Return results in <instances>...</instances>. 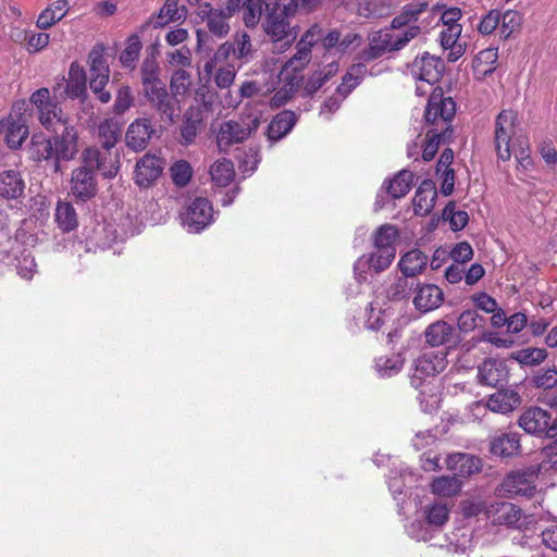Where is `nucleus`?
<instances>
[{
    "mask_svg": "<svg viewBox=\"0 0 557 557\" xmlns=\"http://www.w3.org/2000/svg\"><path fill=\"white\" fill-rule=\"evenodd\" d=\"M339 69L337 61H332L324 65L322 69L314 71L305 84L307 94L312 95L317 92L332 76H334Z\"/></svg>",
    "mask_w": 557,
    "mask_h": 557,
    "instance_id": "58836bf2",
    "label": "nucleus"
},
{
    "mask_svg": "<svg viewBox=\"0 0 557 557\" xmlns=\"http://www.w3.org/2000/svg\"><path fill=\"white\" fill-rule=\"evenodd\" d=\"M429 3L428 2H412L403 7L399 14H397L391 22V29L400 30H409L412 27L418 28V33L416 34V38L422 33V25L420 23V17L424 13L428 12Z\"/></svg>",
    "mask_w": 557,
    "mask_h": 557,
    "instance_id": "412c9836",
    "label": "nucleus"
},
{
    "mask_svg": "<svg viewBox=\"0 0 557 557\" xmlns=\"http://www.w3.org/2000/svg\"><path fill=\"white\" fill-rule=\"evenodd\" d=\"M143 48L141 41L137 35H132L125 49L120 54V62L124 67H134L140 50Z\"/></svg>",
    "mask_w": 557,
    "mask_h": 557,
    "instance_id": "603ef678",
    "label": "nucleus"
},
{
    "mask_svg": "<svg viewBox=\"0 0 557 557\" xmlns=\"http://www.w3.org/2000/svg\"><path fill=\"white\" fill-rule=\"evenodd\" d=\"M444 71V61L440 57L430 54L429 52L417 57L410 65V72L413 77L431 85L436 84L441 79Z\"/></svg>",
    "mask_w": 557,
    "mask_h": 557,
    "instance_id": "6ab92c4d",
    "label": "nucleus"
},
{
    "mask_svg": "<svg viewBox=\"0 0 557 557\" xmlns=\"http://www.w3.org/2000/svg\"><path fill=\"white\" fill-rule=\"evenodd\" d=\"M535 387L550 389L557 385V369L554 367L543 372H539L532 379Z\"/></svg>",
    "mask_w": 557,
    "mask_h": 557,
    "instance_id": "338daca9",
    "label": "nucleus"
},
{
    "mask_svg": "<svg viewBox=\"0 0 557 557\" xmlns=\"http://www.w3.org/2000/svg\"><path fill=\"white\" fill-rule=\"evenodd\" d=\"M210 175L218 186L228 185L235 176L233 162L225 158L215 161L210 168Z\"/></svg>",
    "mask_w": 557,
    "mask_h": 557,
    "instance_id": "a18cd8bd",
    "label": "nucleus"
},
{
    "mask_svg": "<svg viewBox=\"0 0 557 557\" xmlns=\"http://www.w3.org/2000/svg\"><path fill=\"white\" fill-rule=\"evenodd\" d=\"M498 59V50L496 48H487L481 50L476 58L475 63L476 67L480 69L481 66H486L484 69H481L480 71L484 74H491L495 70V64Z\"/></svg>",
    "mask_w": 557,
    "mask_h": 557,
    "instance_id": "13d9d810",
    "label": "nucleus"
},
{
    "mask_svg": "<svg viewBox=\"0 0 557 557\" xmlns=\"http://www.w3.org/2000/svg\"><path fill=\"white\" fill-rule=\"evenodd\" d=\"M296 53L286 62L285 69L292 72H299L311 61V51L307 47L296 45Z\"/></svg>",
    "mask_w": 557,
    "mask_h": 557,
    "instance_id": "4d7b16f0",
    "label": "nucleus"
},
{
    "mask_svg": "<svg viewBox=\"0 0 557 557\" xmlns=\"http://www.w3.org/2000/svg\"><path fill=\"white\" fill-rule=\"evenodd\" d=\"M379 261H381V259H379V257L373 252L359 257L354 264L356 280L359 283H362L367 280L368 272L373 271L375 273H381L389 268V265H384L379 263Z\"/></svg>",
    "mask_w": 557,
    "mask_h": 557,
    "instance_id": "e433bc0d",
    "label": "nucleus"
},
{
    "mask_svg": "<svg viewBox=\"0 0 557 557\" xmlns=\"http://www.w3.org/2000/svg\"><path fill=\"white\" fill-rule=\"evenodd\" d=\"M268 3L269 0H242L239 8L243 9L244 24L247 27L257 26L261 17L268 13Z\"/></svg>",
    "mask_w": 557,
    "mask_h": 557,
    "instance_id": "4c0bfd02",
    "label": "nucleus"
},
{
    "mask_svg": "<svg viewBox=\"0 0 557 557\" xmlns=\"http://www.w3.org/2000/svg\"><path fill=\"white\" fill-rule=\"evenodd\" d=\"M461 488V482L456 476H440L433 480L431 491L433 494L450 497L456 495Z\"/></svg>",
    "mask_w": 557,
    "mask_h": 557,
    "instance_id": "8fccbe9b",
    "label": "nucleus"
},
{
    "mask_svg": "<svg viewBox=\"0 0 557 557\" xmlns=\"http://www.w3.org/2000/svg\"><path fill=\"white\" fill-rule=\"evenodd\" d=\"M60 131L54 133L53 147H54V172H61V162L73 160L78 152V133L74 125L69 123V120L62 125H58Z\"/></svg>",
    "mask_w": 557,
    "mask_h": 557,
    "instance_id": "f8f14e48",
    "label": "nucleus"
},
{
    "mask_svg": "<svg viewBox=\"0 0 557 557\" xmlns=\"http://www.w3.org/2000/svg\"><path fill=\"white\" fill-rule=\"evenodd\" d=\"M29 104L25 100L14 102L8 117L0 121V134L11 149L21 148L28 136Z\"/></svg>",
    "mask_w": 557,
    "mask_h": 557,
    "instance_id": "39448f33",
    "label": "nucleus"
},
{
    "mask_svg": "<svg viewBox=\"0 0 557 557\" xmlns=\"http://www.w3.org/2000/svg\"><path fill=\"white\" fill-rule=\"evenodd\" d=\"M261 91L260 86L255 81H246L240 85L239 97L233 98L230 96V100H226L227 108H236L243 98H251Z\"/></svg>",
    "mask_w": 557,
    "mask_h": 557,
    "instance_id": "69168bd1",
    "label": "nucleus"
},
{
    "mask_svg": "<svg viewBox=\"0 0 557 557\" xmlns=\"http://www.w3.org/2000/svg\"><path fill=\"white\" fill-rule=\"evenodd\" d=\"M484 324L485 318L480 315L475 310H465L457 319L458 330L462 333H469Z\"/></svg>",
    "mask_w": 557,
    "mask_h": 557,
    "instance_id": "5fc2aeb1",
    "label": "nucleus"
},
{
    "mask_svg": "<svg viewBox=\"0 0 557 557\" xmlns=\"http://www.w3.org/2000/svg\"><path fill=\"white\" fill-rule=\"evenodd\" d=\"M234 47V59L246 64L253 59L255 49L250 36L246 32H236L232 36Z\"/></svg>",
    "mask_w": 557,
    "mask_h": 557,
    "instance_id": "a19ab883",
    "label": "nucleus"
},
{
    "mask_svg": "<svg viewBox=\"0 0 557 557\" xmlns=\"http://www.w3.org/2000/svg\"><path fill=\"white\" fill-rule=\"evenodd\" d=\"M268 13L263 17V29L274 44H280L281 48L290 47L296 40L298 28L290 25V18L295 16L298 2L289 0L288 3H282V0H269Z\"/></svg>",
    "mask_w": 557,
    "mask_h": 557,
    "instance_id": "f257e3e1",
    "label": "nucleus"
},
{
    "mask_svg": "<svg viewBox=\"0 0 557 557\" xmlns=\"http://www.w3.org/2000/svg\"><path fill=\"white\" fill-rule=\"evenodd\" d=\"M520 15L516 11L508 10L504 14L500 13V37L507 39L512 32L520 25Z\"/></svg>",
    "mask_w": 557,
    "mask_h": 557,
    "instance_id": "e2e57ef3",
    "label": "nucleus"
},
{
    "mask_svg": "<svg viewBox=\"0 0 557 557\" xmlns=\"http://www.w3.org/2000/svg\"><path fill=\"white\" fill-rule=\"evenodd\" d=\"M449 510L445 504L436 503L425 510V518L429 524L442 527L448 520Z\"/></svg>",
    "mask_w": 557,
    "mask_h": 557,
    "instance_id": "bf43d9fd",
    "label": "nucleus"
},
{
    "mask_svg": "<svg viewBox=\"0 0 557 557\" xmlns=\"http://www.w3.org/2000/svg\"><path fill=\"white\" fill-rule=\"evenodd\" d=\"M187 16V9L180 4V0H165L159 12L151 16L154 28L163 27L170 23L182 22Z\"/></svg>",
    "mask_w": 557,
    "mask_h": 557,
    "instance_id": "c85d7f7f",
    "label": "nucleus"
},
{
    "mask_svg": "<svg viewBox=\"0 0 557 557\" xmlns=\"http://www.w3.org/2000/svg\"><path fill=\"white\" fill-rule=\"evenodd\" d=\"M367 72L366 62L358 60V62L354 63L343 76L341 85L336 88V92L342 96V98H346L358 85H360L367 75Z\"/></svg>",
    "mask_w": 557,
    "mask_h": 557,
    "instance_id": "72a5a7b5",
    "label": "nucleus"
},
{
    "mask_svg": "<svg viewBox=\"0 0 557 557\" xmlns=\"http://www.w3.org/2000/svg\"><path fill=\"white\" fill-rule=\"evenodd\" d=\"M518 113L512 110H503L495 121V147L498 157L506 161L510 159V139L516 134Z\"/></svg>",
    "mask_w": 557,
    "mask_h": 557,
    "instance_id": "4468645a",
    "label": "nucleus"
},
{
    "mask_svg": "<svg viewBox=\"0 0 557 557\" xmlns=\"http://www.w3.org/2000/svg\"><path fill=\"white\" fill-rule=\"evenodd\" d=\"M447 133L440 132L438 128H431L426 133V144L423 147L422 158L424 161H431L438 150L441 140H445Z\"/></svg>",
    "mask_w": 557,
    "mask_h": 557,
    "instance_id": "6e6d98bb",
    "label": "nucleus"
},
{
    "mask_svg": "<svg viewBox=\"0 0 557 557\" xmlns=\"http://www.w3.org/2000/svg\"><path fill=\"white\" fill-rule=\"evenodd\" d=\"M170 172L174 184L181 187L187 185L193 174L191 166L184 160L175 162Z\"/></svg>",
    "mask_w": 557,
    "mask_h": 557,
    "instance_id": "680f3d73",
    "label": "nucleus"
},
{
    "mask_svg": "<svg viewBox=\"0 0 557 557\" xmlns=\"http://www.w3.org/2000/svg\"><path fill=\"white\" fill-rule=\"evenodd\" d=\"M156 133V129L148 117L135 119L125 133V145L128 149L139 152L144 151Z\"/></svg>",
    "mask_w": 557,
    "mask_h": 557,
    "instance_id": "aec40b11",
    "label": "nucleus"
},
{
    "mask_svg": "<svg viewBox=\"0 0 557 557\" xmlns=\"http://www.w3.org/2000/svg\"><path fill=\"white\" fill-rule=\"evenodd\" d=\"M190 73L184 69L174 71L170 81V88L174 95H184L190 87Z\"/></svg>",
    "mask_w": 557,
    "mask_h": 557,
    "instance_id": "052dcab7",
    "label": "nucleus"
},
{
    "mask_svg": "<svg viewBox=\"0 0 557 557\" xmlns=\"http://www.w3.org/2000/svg\"><path fill=\"white\" fill-rule=\"evenodd\" d=\"M416 281L411 277L398 276L386 288V297L392 301H399L408 298L410 292L414 289Z\"/></svg>",
    "mask_w": 557,
    "mask_h": 557,
    "instance_id": "de8ad7c7",
    "label": "nucleus"
},
{
    "mask_svg": "<svg viewBox=\"0 0 557 557\" xmlns=\"http://www.w3.org/2000/svg\"><path fill=\"white\" fill-rule=\"evenodd\" d=\"M181 218L188 232L198 233L212 222L213 207L207 198L197 197L185 208Z\"/></svg>",
    "mask_w": 557,
    "mask_h": 557,
    "instance_id": "2eb2a0df",
    "label": "nucleus"
},
{
    "mask_svg": "<svg viewBox=\"0 0 557 557\" xmlns=\"http://www.w3.org/2000/svg\"><path fill=\"white\" fill-rule=\"evenodd\" d=\"M163 163L161 159L145 154L136 164L135 182L141 187L150 186L162 173Z\"/></svg>",
    "mask_w": 557,
    "mask_h": 557,
    "instance_id": "393cba45",
    "label": "nucleus"
},
{
    "mask_svg": "<svg viewBox=\"0 0 557 557\" xmlns=\"http://www.w3.org/2000/svg\"><path fill=\"white\" fill-rule=\"evenodd\" d=\"M71 195L82 202L92 199L98 193L94 171L85 163L72 171L70 181Z\"/></svg>",
    "mask_w": 557,
    "mask_h": 557,
    "instance_id": "f3484780",
    "label": "nucleus"
},
{
    "mask_svg": "<svg viewBox=\"0 0 557 557\" xmlns=\"http://www.w3.org/2000/svg\"><path fill=\"white\" fill-rule=\"evenodd\" d=\"M82 162L104 178H113L120 170V153L112 148L88 147L82 153Z\"/></svg>",
    "mask_w": 557,
    "mask_h": 557,
    "instance_id": "9b49d317",
    "label": "nucleus"
},
{
    "mask_svg": "<svg viewBox=\"0 0 557 557\" xmlns=\"http://www.w3.org/2000/svg\"><path fill=\"white\" fill-rule=\"evenodd\" d=\"M134 102L132 90L128 86H122L119 88L113 104V111L115 114L121 115L125 113Z\"/></svg>",
    "mask_w": 557,
    "mask_h": 557,
    "instance_id": "0e129e2a",
    "label": "nucleus"
},
{
    "mask_svg": "<svg viewBox=\"0 0 557 557\" xmlns=\"http://www.w3.org/2000/svg\"><path fill=\"white\" fill-rule=\"evenodd\" d=\"M510 358L522 366H537L547 358V352L543 348L529 347L512 352Z\"/></svg>",
    "mask_w": 557,
    "mask_h": 557,
    "instance_id": "3c124183",
    "label": "nucleus"
},
{
    "mask_svg": "<svg viewBox=\"0 0 557 557\" xmlns=\"http://www.w3.org/2000/svg\"><path fill=\"white\" fill-rule=\"evenodd\" d=\"M98 135L101 141V148H112L121 136V126L113 119L102 121L98 126Z\"/></svg>",
    "mask_w": 557,
    "mask_h": 557,
    "instance_id": "09e8293b",
    "label": "nucleus"
},
{
    "mask_svg": "<svg viewBox=\"0 0 557 557\" xmlns=\"http://www.w3.org/2000/svg\"><path fill=\"white\" fill-rule=\"evenodd\" d=\"M426 263L428 256L419 249H412L401 257L398 267L405 276L414 280L425 269Z\"/></svg>",
    "mask_w": 557,
    "mask_h": 557,
    "instance_id": "f704fd0d",
    "label": "nucleus"
},
{
    "mask_svg": "<svg viewBox=\"0 0 557 557\" xmlns=\"http://www.w3.org/2000/svg\"><path fill=\"white\" fill-rule=\"evenodd\" d=\"M446 467L454 476L467 478L480 471L481 460L469 454L454 453L447 456Z\"/></svg>",
    "mask_w": 557,
    "mask_h": 557,
    "instance_id": "cd10ccee",
    "label": "nucleus"
},
{
    "mask_svg": "<svg viewBox=\"0 0 557 557\" xmlns=\"http://www.w3.org/2000/svg\"><path fill=\"white\" fill-rule=\"evenodd\" d=\"M262 113L256 107L246 106L236 120L223 122L216 134L221 150L248 139L260 126Z\"/></svg>",
    "mask_w": 557,
    "mask_h": 557,
    "instance_id": "20e7f679",
    "label": "nucleus"
},
{
    "mask_svg": "<svg viewBox=\"0 0 557 557\" xmlns=\"http://www.w3.org/2000/svg\"><path fill=\"white\" fill-rule=\"evenodd\" d=\"M518 425L528 434L543 436L557 443V416L537 406L527 408L518 419Z\"/></svg>",
    "mask_w": 557,
    "mask_h": 557,
    "instance_id": "423d86ee",
    "label": "nucleus"
},
{
    "mask_svg": "<svg viewBox=\"0 0 557 557\" xmlns=\"http://www.w3.org/2000/svg\"><path fill=\"white\" fill-rule=\"evenodd\" d=\"M392 30L389 27L371 32L368 35V46L358 53L357 60L367 63L381 58L385 53L399 51L413 40L418 33L417 27L396 34H393Z\"/></svg>",
    "mask_w": 557,
    "mask_h": 557,
    "instance_id": "7ed1b4c3",
    "label": "nucleus"
},
{
    "mask_svg": "<svg viewBox=\"0 0 557 557\" xmlns=\"http://www.w3.org/2000/svg\"><path fill=\"white\" fill-rule=\"evenodd\" d=\"M456 113V103L450 98L432 96L429 99L424 112V120L428 124L435 125L440 132L451 133L450 121Z\"/></svg>",
    "mask_w": 557,
    "mask_h": 557,
    "instance_id": "ddd939ff",
    "label": "nucleus"
},
{
    "mask_svg": "<svg viewBox=\"0 0 557 557\" xmlns=\"http://www.w3.org/2000/svg\"><path fill=\"white\" fill-rule=\"evenodd\" d=\"M446 352H424L414 362V376H433L443 372L447 367Z\"/></svg>",
    "mask_w": 557,
    "mask_h": 557,
    "instance_id": "bb28decb",
    "label": "nucleus"
},
{
    "mask_svg": "<svg viewBox=\"0 0 557 557\" xmlns=\"http://www.w3.org/2000/svg\"><path fill=\"white\" fill-rule=\"evenodd\" d=\"M88 61L89 87L102 103H108L111 100V92L104 87L109 83L110 70L103 55V48L101 46L94 47L89 52Z\"/></svg>",
    "mask_w": 557,
    "mask_h": 557,
    "instance_id": "1a4fd4ad",
    "label": "nucleus"
},
{
    "mask_svg": "<svg viewBox=\"0 0 557 557\" xmlns=\"http://www.w3.org/2000/svg\"><path fill=\"white\" fill-rule=\"evenodd\" d=\"M54 97L51 98L48 88H40L32 94L29 102L37 109L38 119L42 126L53 133H58L60 127L69 117L63 113L62 109L58 106Z\"/></svg>",
    "mask_w": 557,
    "mask_h": 557,
    "instance_id": "0eeeda50",
    "label": "nucleus"
},
{
    "mask_svg": "<svg viewBox=\"0 0 557 557\" xmlns=\"http://www.w3.org/2000/svg\"><path fill=\"white\" fill-rule=\"evenodd\" d=\"M29 156L35 161L55 160L53 138H47L44 134H34L28 148Z\"/></svg>",
    "mask_w": 557,
    "mask_h": 557,
    "instance_id": "c9c22d12",
    "label": "nucleus"
},
{
    "mask_svg": "<svg viewBox=\"0 0 557 557\" xmlns=\"http://www.w3.org/2000/svg\"><path fill=\"white\" fill-rule=\"evenodd\" d=\"M490 451L502 458L519 455L521 451L520 434L517 432L495 434L490 440Z\"/></svg>",
    "mask_w": 557,
    "mask_h": 557,
    "instance_id": "a878e982",
    "label": "nucleus"
},
{
    "mask_svg": "<svg viewBox=\"0 0 557 557\" xmlns=\"http://www.w3.org/2000/svg\"><path fill=\"white\" fill-rule=\"evenodd\" d=\"M537 471L533 467L509 472L502 481L499 493L506 497H527L534 495Z\"/></svg>",
    "mask_w": 557,
    "mask_h": 557,
    "instance_id": "6e6552de",
    "label": "nucleus"
},
{
    "mask_svg": "<svg viewBox=\"0 0 557 557\" xmlns=\"http://www.w3.org/2000/svg\"><path fill=\"white\" fill-rule=\"evenodd\" d=\"M236 77V71L233 65L228 64L216 70L214 74V83L221 88L225 89L233 85Z\"/></svg>",
    "mask_w": 557,
    "mask_h": 557,
    "instance_id": "774afa93",
    "label": "nucleus"
},
{
    "mask_svg": "<svg viewBox=\"0 0 557 557\" xmlns=\"http://www.w3.org/2000/svg\"><path fill=\"white\" fill-rule=\"evenodd\" d=\"M144 96L156 111L160 122L171 125L180 117V101L176 95L168 91L165 85L145 90Z\"/></svg>",
    "mask_w": 557,
    "mask_h": 557,
    "instance_id": "9d476101",
    "label": "nucleus"
},
{
    "mask_svg": "<svg viewBox=\"0 0 557 557\" xmlns=\"http://www.w3.org/2000/svg\"><path fill=\"white\" fill-rule=\"evenodd\" d=\"M399 232L392 224H383L373 233L374 251L379 259V263L391 265L396 257V243Z\"/></svg>",
    "mask_w": 557,
    "mask_h": 557,
    "instance_id": "a211bd4d",
    "label": "nucleus"
},
{
    "mask_svg": "<svg viewBox=\"0 0 557 557\" xmlns=\"http://www.w3.org/2000/svg\"><path fill=\"white\" fill-rule=\"evenodd\" d=\"M242 0H227L225 9H215L210 3H203L199 5L197 16L202 23L205 28H198L197 46L208 47L211 38L223 39L231 30L230 18L233 13L240 7Z\"/></svg>",
    "mask_w": 557,
    "mask_h": 557,
    "instance_id": "f03ea898",
    "label": "nucleus"
},
{
    "mask_svg": "<svg viewBox=\"0 0 557 557\" xmlns=\"http://www.w3.org/2000/svg\"><path fill=\"white\" fill-rule=\"evenodd\" d=\"M298 116L289 110L277 113L267 128V136L271 143L284 138L295 126Z\"/></svg>",
    "mask_w": 557,
    "mask_h": 557,
    "instance_id": "7c9ffc66",
    "label": "nucleus"
},
{
    "mask_svg": "<svg viewBox=\"0 0 557 557\" xmlns=\"http://www.w3.org/2000/svg\"><path fill=\"white\" fill-rule=\"evenodd\" d=\"M230 57L234 58V47L232 39L221 44L214 51L213 55L205 63L203 71L207 74H212L219 62L228 60Z\"/></svg>",
    "mask_w": 557,
    "mask_h": 557,
    "instance_id": "864d4df0",
    "label": "nucleus"
},
{
    "mask_svg": "<svg viewBox=\"0 0 557 557\" xmlns=\"http://www.w3.org/2000/svg\"><path fill=\"white\" fill-rule=\"evenodd\" d=\"M54 220L65 233L75 230L78 225L77 213L71 202L59 201L55 208Z\"/></svg>",
    "mask_w": 557,
    "mask_h": 557,
    "instance_id": "ea45409f",
    "label": "nucleus"
},
{
    "mask_svg": "<svg viewBox=\"0 0 557 557\" xmlns=\"http://www.w3.org/2000/svg\"><path fill=\"white\" fill-rule=\"evenodd\" d=\"M479 381L488 386H496L507 380L508 370L503 361L487 359L478 368Z\"/></svg>",
    "mask_w": 557,
    "mask_h": 557,
    "instance_id": "c756f323",
    "label": "nucleus"
},
{
    "mask_svg": "<svg viewBox=\"0 0 557 557\" xmlns=\"http://www.w3.org/2000/svg\"><path fill=\"white\" fill-rule=\"evenodd\" d=\"M492 519L497 524L516 527L521 519V510L511 503L503 502L497 504Z\"/></svg>",
    "mask_w": 557,
    "mask_h": 557,
    "instance_id": "79ce46f5",
    "label": "nucleus"
},
{
    "mask_svg": "<svg viewBox=\"0 0 557 557\" xmlns=\"http://www.w3.org/2000/svg\"><path fill=\"white\" fill-rule=\"evenodd\" d=\"M436 190L431 181H423L418 187L413 197V211L417 215L429 214L435 203Z\"/></svg>",
    "mask_w": 557,
    "mask_h": 557,
    "instance_id": "473e14b6",
    "label": "nucleus"
},
{
    "mask_svg": "<svg viewBox=\"0 0 557 557\" xmlns=\"http://www.w3.org/2000/svg\"><path fill=\"white\" fill-rule=\"evenodd\" d=\"M522 398L513 388H500L486 400V407L497 413H509L520 407Z\"/></svg>",
    "mask_w": 557,
    "mask_h": 557,
    "instance_id": "b1692460",
    "label": "nucleus"
},
{
    "mask_svg": "<svg viewBox=\"0 0 557 557\" xmlns=\"http://www.w3.org/2000/svg\"><path fill=\"white\" fill-rule=\"evenodd\" d=\"M425 343L431 347L456 345L459 337L455 327L444 320H437L424 330Z\"/></svg>",
    "mask_w": 557,
    "mask_h": 557,
    "instance_id": "5701e85b",
    "label": "nucleus"
},
{
    "mask_svg": "<svg viewBox=\"0 0 557 557\" xmlns=\"http://www.w3.org/2000/svg\"><path fill=\"white\" fill-rule=\"evenodd\" d=\"M143 92L150 88L160 87L164 84L159 78V65L153 57L146 58L140 67Z\"/></svg>",
    "mask_w": 557,
    "mask_h": 557,
    "instance_id": "37998d69",
    "label": "nucleus"
},
{
    "mask_svg": "<svg viewBox=\"0 0 557 557\" xmlns=\"http://www.w3.org/2000/svg\"><path fill=\"white\" fill-rule=\"evenodd\" d=\"M201 116L198 110L188 109L184 114V122L181 127L182 141L186 145L194 143L197 137Z\"/></svg>",
    "mask_w": 557,
    "mask_h": 557,
    "instance_id": "c03bdc74",
    "label": "nucleus"
},
{
    "mask_svg": "<svg viewBox=\"0 0 557 557\" xmlns=\"http://www.w3.org/2000/svg\"><path fill=\"white\" fill-rule=\"evenodd\" d=\"M416 295L413 297V306L421 313L431 312L440 308L444 301L443 290L434 284H422L416 282Z\"/></svg>",
    "mask_w": 557,
    "mask_h": 557,
    "instance_id": "4be33fe9",
    "label": "nucleus"
},
{
    "mask_svg": "<svg viewBox=\"0 0 557 557\" xmlns=\"http://www.w3.org/2000/svg\"><path fill=\"white\" fill-rule=\"evenodd\" d=\"M25 182L18 171L5 170L0 172V196L5 199L23 197Z\"/></svg>",
    "mask_w": 557,
    "mask_h": 557,
    "instance_id": "2f4dec72",
    "label": "nucleus"
},
{
    "mask_svg": "<svg viewBox=\"0 0 557 557\" xmlns=\"http://www.w3.org/2000/svg\"><path fill=\"white\" fill-rule=\"evenodd\" d=\"M86 91V73L77 63L73 62L69 70V79L60 78L52 87V94L55 100L75 99Z\"/></svg>",
    "mask_w": 557,
    "mask_h": 557,
    "instance_id": "dca6fc26",
    "label": "nucleus"
},
{
    "mask_svg": "<svg viewBox=\"0 0 557 557\" xmlns=\"http://www.w3.org/2000/svg\"><path fill=\"white\" fill-rule=\"evenodd\" d=\"M413 177V173L408 170L399 171L395 177L389 181L387 193L396 199L406 196L411 188Z\"/></svg>",
    "mask_w": 557,
    "mask_h": 557,
    "instance_id": "49530a36",
    "label": "nucleus"
}]
</instances>
